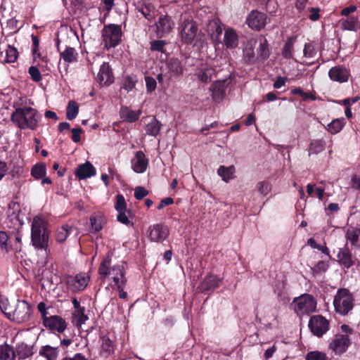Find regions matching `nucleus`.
<instances>
[{
	"label": "nucleus",
	"mask_w": 360,
	"mask_h": 360,
	"mask_svg": "<svg viewBox=\"0 0 360 360\" xmlns=\"http://www.w3.org/2000/svg\"><path fill=\"white\" fill-rule=\"evenodd\" d=\"M110 264L111 257L108 255L103 259L98 268V274L101 278L110 281L112 288H121L122 285H126L127 278L124 266L116 264L111 267Z\"/></svg>",
	"instance_id": "nucleus-1"
},
{
	"label": "nucleus",
	"mask_w": 360,
	"mask_h": 360,
	"mask_svg": "<svg viewBox=\"0 0 360 360\" xmlns=\"http://www.w3.org/2000/svg\"><path fill=\"white\" fill-rule=\"evenodd\" d=\"M40 119L38 111L30 107L18 108L11 115L12 122L22 129H36Z\"/></svg>",
	"instance_id": "nucleus-2"
},
{
	"label": "nucleus",
	"mask_w": 360,
	"mask_h": 360,
	"mask_svg": "<svg viewBox=\"0 0 360 360\" xmlns=\"http://www.w3.org/2000/svg\"><path fill=\"white\" fill-rule=\"evenodd\" d=\"M31 242L37 250H44L49 252V231L46 228V221L40 217H34L31 227Z\"/></svg>",
	"instance_id": "nucleus-3"
},
{
	"label": "nucleus",
	"mask_w": 360,
	"mask_h": 360,
	"mask_svg": "<svg viewBox=\"0 0 360 360\" xmlns=\"http://www.w3.org/2000/svg\"><path fill=\"white\" fill-rule=\"evenodd\" d=\"M335 311L346 315L354 307V297L348 289L340 288L338 290L333 300Z\"/></svg>",
	"instance_id": "nucleus-4"
},
{
	"label": "nucleus",
	"mask_w": 360,
	"mask_h": 360,
	"mask_svg": "<svg viewBox=\"0 0 360 360\" xmlns=\"http://www.w3.org/2000/svg\"><path fill=\"white\" fill-rule=\"evenodd\" d=\"M198 27L195 21L190 17L183 15L179 25V36L182 43L191 44L198 33Z\"/></svg>",
	"instance_id": "nucleus-5"
},
{
	"label": "nucleus",
	"mask_w": 360,
	"mask_h": 360,
	"mask_svg": "<svg viewBox=\"0 0 360 360\" xmlns=\"http://www.w3.org/2000/svg\"><path fill=\"white\" fill-rule=\"evenodd\" d=\"M316 300L309 294H303L295 297L292 303L295 311L299 315L313 313L316 309Z\"/></svg>",
	"instance_id": "nucleus-6"
},
{
	"label": "nucleus",
	"mask_w": 360,
	"mask_h": 360,
	"mask_svg": "<svg viewBox=\"0 0 360 360\" xmlns=\"http://www.w3.org/2000/svg\"><path fill=\"white\" fill-rule=\"evenodd\" d=\"M122 32L121 25L108 24L102 30V37L105 46L108 49L117 46L122 39Z\"/></svg>",
	"instance_id": "nucleus-7"
},
{
	"label": "nucleus",
	"mask_w": 360,
	"mask_h": 360,
	"mask_svg": "<svg viewBox=\"0 0 360 360\" xmlns=\"http://www.w3.org/2000/svg\"><path fill=\"white\" fill-rule=\"evenodd\" d=\"M8 319L18 323L25 322L29 320L31 315V309L28 302L25 300H18L12 310H9Z\"/></svg>",
	"instance_id": "nucleus-8"
},
{
	"label": "nucleus",
	"mask_w": 360,
	"mask_h": 360,
	"mask_svg": "<svg viewBox=\"0 0 360 360\" xmlns=\"http://www.w3.org/2000/svg\"><path fill=\"white\" fill-rule=\"evenodd\" d=\"M351 345V339L348 335L338 333L334 335L329 344V349L335 354L345 353Z\"/></svg>",
	"instance_id": "nucleus-9"
},
{
	"label": "nucleus",
	"mask_w": 360,
	"mask_h": 360,
	"mask_svg": "<svg viewBox=\"0 0 360 360\" xmlns=\"http://www.w3.org/2000/svg\"><path fill=\"white\" fill-rule=\"evenodd\" d=\"M309 327L314 335L321 337L329 330V321L321 315L313 316L309 320Z\"/></svg>",
	"instance_id": "nucleus-10"
},
{
	"label": "nucleus",
	"mask_w": 360,
	"mask_h": 360,
	"mask_svg": "<svg viewBox=\"0 0 360 360\" xmlns=\"http://www.w3.org/2000/svg\"><path fill=\"white\" fill-rule=\"evenodd\" d=\"M89 281V276L84 273L78 274L75 276H69L66 278L68 288L74 292L84 290Z\"/></svg>",
	"instance_id": "nucleus-11"
},
{
	"label": "nucleus",
	"mask_w": 360,
	"mask_h": 360,
	"mask_svg": "<svg viewBox=\"0 0 360 360\" xmlns=\"http://www.w3.org/2000/svg\"><path fill=\"white\" fill-rule=\"evenodd\" d=\"M169 229L161 224L150 226L148 230V236L152 242L162 243L169 236Z\"/></svg>",
	"instance_id": "nucleus-12"
},
{
	"label": "nucleus",
	"mask_w": 360,
	"mask_h": 360,
	"mask_svg": "<svg viewBox=\"0 0 360 360\" xmlns=\"http://www.w3.org/2000/svg\"><path fill=\"white\" fill-rule=\"evenodd\" d=\"M43 324L46 328L56 330L59 333H63L68 326L66 320L58 315H52L49 318H45Z\"/></svg>",
	"instance_id": "nucleus-13"
},
{
	"label": "nucleus",
	"mask_w": 360,
	"mask_h": 360,
	"mask_svg": "<svg viewBox=\"0 0 360 360\" xmlns=\"http://www.w3.org/2000/svg\"><path fill=\"white\" fill-rule=\"evenodd\" d=\"M328 77L333 82L345 83L349 80L350 72L343 65H336L329 70Z\"/></svg>",
	"instance_id": "nucleus-14"
},
{
	"label": "nucleus",
	"mask_w": 360,
	"mask_h": 360,
	"mask_svg": "<svg viewBox=\"0 0 360 360\" xmlns=\"http://www.w3.org/2000/svg\"><path fill=\"white\" fill-rule=\"evenodd\" d=\"M247 23L252 29L261 30L266 23V16L257 11H252L247 18Z\"/></svg>",
	"instance_id": "nucleus-15"
},
{
	"label": "nucleus",
	"mask_w": 360,
	"mask_h": 360,
	"mask_svg": "<svg viewBox=\"0 0 360 360\" xmlns=\"http://www.w3.org/2000/svg\"><path fill=\"white\" fill-rule=\"evenodd\" d=\"M96 81L101 85H110L114 82L111 68L108 63H103L96 76Z\"/></svg>",
	"instance_id": "nucleus-16"
},
{
	"label": "nucleus",
	"mask_w": 360,
	"mask_h": 360,
	"mask_svg": "<svg viewBox=\"0 0 360 360\" xmlns=\"http://www.w3.org/2000/svg\"><path fill=\"white\" fill-rule=\"evenodd\" d=\"M131 168L136 173H143L148 167V160L143 151H137L131 159Z\"/></svg>",
	"instance_id": "nucleus-17"
},
{
	"label": "nucleus",
	"mask_w": 360,
	"mask_h": 360,
	"mask_svg": "<svg viewBox=\"0 0 360 360\" xmlns=\"http://www.w3.org/2000/svg\"><path fill=\"white\" fill-rule=\"evenodd\" d=\"M174 26V22L168 15H162L156 23L157 33L158 35L163 36L169 33Z\"/></svg>",
	"instance_id": "nucleus-18"
},
{
	"label": "nucleus",
	"mask_w": 360,
	"mask_h": 360,
	"mask_svg": "<svg viewBox=\"0 0 360 360\" xmlns=\"http://www.w3.org/2000/svg\"><path fill=\"white\" fill-rule=\"evenodd\" d=\"M75 175L79 179H85L96 175V169L89 162L79 165L75 171Z\"/></svg>",
	"instance_id": "nucleus-19"
},
{
	"label": "nucleus",
	"mask_w": 360,
	"mask_h": 360,
	"mask_svg": "<svg viewBox=\"0 0 360 360\" xmlns=\"http://www.w3.org/2000/svg\"><path fill=\"white\" fill-rule=\"evenodd\" d=\"M226 87V80L216 81L210 88L213 99L216 101H221L224 97Z\"/></svg>",
	"instance_id": "nucleus-20"
},
{
	"label": "nucleus",
	"mask_w": 360,
	"mask_h": 360,
	"mask_svg": "<svg viewBox=\"0 0 360 360\" xmlns=\"http://www.w3.org/2000/svg\"><path fill=\"white\" fill-rule=\"evenodd\" d=\"M79 58V53L75 49L67 46L64 51L60 53V59L63 60L64 65L67 67L73 63H77Z\"/></svg>",
	"instance_id": "nucleus-21"
},
{
	"label": "nucleus",
	"mask_w": 360,
	"mask_h": 360,
	"mask_svg": "<svg viewBox=\"0 0 360 360\" xmlns=\"http://www.w3.org/2000/svg\"><path fill=\"white\" fill-rule=\"evenodd\" d=\"M141 110H133L129 107L122 106L120 110L121 118L127 122H134L139 119L141 115Z\"/></svg>",
	"instance_id": "nucleus-22"
},
{
	"label": "nucleus",
	"mask_w": 360,
	"mask_h": 360,
	"mask_svg": "<svg viewBox=\"0 0 360 360\" xmlns=\"http://www.w3.org/2000/svg\"><path fill=\"white\" fill-rule=\"evenodd\" d=\"M224 44L226 49H233L238 46V36L233 29L228 28L225 30Z\"/></svg>",
	"instance_id": "nucleus-23"
},
{
	"label": "nucleus",
	"mask_w": 360,
	"mask_h": 360,
	"mask_svg": "<svg viewBox=\"0 0 360 360\" xmlns=\"http://www.w3.org/2000/svg\"><path fill=\"white\" fill-rule=\"evenodd\" d=\"M18 57V52L17 49L10 45L7 46L5 52L2 51L0 53V62L5 63H14Z\"/></svg>",
	"instance_id": "nucleus-24"
},
{
	"label": "nucleus",
	"mask_w": 360,
	"mask_h": 360,
	"mask_svg": "<svg viewBox=\"0 0 360 360\" xmlns=\"http://www.w3.org/2000/svg\"><path fill=\"white\" fill-rule=\"evenodd\" d=\"M340 24L342 30L349 31H356L360 28V21L356 16H350L347 18H342L340 20Z\"/></svg>",
	"instance_id": "nucleus-25"
},
{
	"label": "nucleus",
	"mask_w": 360,
	"mask_h": 360,
	"mask_svg": "<svg viewBox=\"0 0 360 360\" xmlns=\"http://www.w3.org/2000/svg\"><path fill=\"white\" fill-rule=\"evenodd\" d=\"M214 72L215 71L212 67L204 64L200 66L196 75L201 82L207 83L211 81Z\"/></svg>",
	"instance_id": "nucleus-26"
},
{
	"label": "nucleus",
	"mask_w": 360,
	"mask_h": 360,
	"mask_svg": "<svg viewBox=\"0 0 360 360\" xmlns=\"http://www.w3.org/2000/svg\"><path fill=\"white\" fill-rule=\"evenodd\" d=\"M72 231L73 227L67 224L58 227L55 232L56 241L58 243L65 242Z\"/></svg>",
	"instance_id": "nucleus-27"
},
{
	"label": "nucleus",
	"mask_w": 360,
	"mask_h": 360,
	"mask_svg": "<svg viewBox=\"0 0 360 360\" xmlns=\"http://www.w3.org/2000/svg\"><path fill=\"white\" fill-rule=\"evenodd\" d=\"M208 32L211 38L215 43L220 42V37L222 34V27L217 20H214L210 22L208 26Z\"/></svg>",
	"instance_id": "nucleus-28"
},
{
	"label": "nucleus",
	"mask_w": 360,
	"mask_h": 360,
	"mask_svg": "<svg viewBox=\"0 0 360 360\" xmlns=\"http://www.w3.org/2000/svg\"><path fill=\"white\" fill-rule=\"evenodd\" d=\"M339 262L346 268H349L354 264L352 255L347 248L340 249L338 255Z\"/></svg>",
	"instance_id": "nucleus-29"
},
{
	"label": "nucleus",
	"mask_w": 360,
	"mask_h": 360,
	"mask_svg": "<svg viewBox=\"0 0 360 360\" xmlns=\"http://www.w3.org/2000/svg\"><path fill=\"white\" fill-rule=\"evenodd\" d=\"M41 356L44 357L46 360H57L58 357V348L53 347L50 345L42 346L39 352Z\"/></svg>",
	"instance_id": "nucleus-30"
},
{
	"label": "nucleus",
	"mask_w": 360,
	"mask_h": 360,
	"mask_svg": "<svg viewBox=\"0 0 360 360\" xmlns=\"http://www.w3.org/2000/svg\"><path fill=\"white\" fill-rule=\"evenodd\" d=\"M221 279L215 276H206L200 285L202 291L212 290L219 287Z\"/></svg>",
	"instance_id": "nucleus-31"
},
{
	"label": "nucleus",
	"mask_w": 360,
	"mask_h": 360,
	"mask_svg": "<svg viewBox=\"0 0 360 360\" xmlns=\"http://www.w3.org/2000/svg\"><path fill=\"white\" fill-rule=\"evenodd\" d=\"M346 238L352 245L360 247V229L349 228L346 233Z\"/></svg>",
	"instance_id": "nucleus-32"
},
{
	"label": "nucleus",
	"mask_w": 360,
	"mask_h": 360,
	"mask_svg": "<svg viewBox=\"0 0 360 360\" xmlns=\"http://www.w3.org/2000/svg\"><path fill=\"white\" fill-rule=\"evenodd\" d=\"M15 352L13 347L6 343L0 345V360H15Z\"/></svg>",
	"instance_id": "nucleus-33"
},
{
	"label": "nucleus",
	"mask_w": 360,
	"mask_h": 360,
	"mask_svg": "<svg viewBox=\"0 0 360 360\" xmlns=\"http://www.w3.org/2000/svg\"><path fill=\"white\" fill-rule=\"evenodd\" d=\"M235 172L236 169L233 165L229 167L221 165L219 167L217 174L221 177L224 181L227 183L231 179H233Z\"/></svg>",
	"instance_id": "nucleus-34"
},
{
	"label": "nucleus",
	"mask_w": 360,
	"mask_h": 360,
	"mask_svg": "<svg viewBox=\"0 0 360 360\" xmlns=\"http://www.w3.org/2000/svg\"><path fill=\"white\" fill-rule=\"evenodd\" d=\"M15 356L19 359H25L33 354L32 348L25 343L19 344L15 349Z\"/></svg>",
	"instance_id": "nucleus-35"
},
{
	"label": "nucleus",
	"mask_w": 360,
	"mask_h": 360,
	"mask_svg": "<svg viewBox=\"0 0 360 360\" xmlns=\"http://www.w3.org/2000/svg\"><path fill=\"white\" fill-rule=\"evenodd\" d=\"M161 127V123L155 117H152L146 126V134L152 136H156L159 134Z\"/></svg>",
	"instance_id": "nucleus-36"
},
{
	"label": "nucleus",
	"mask_w": 360,
	"mask_h": 360,
	"mask_svg": "<svg viewBox=\"0 0 360 360\" xmlns=\"http://www.w3.org/2000/svg\"><path fill=\"white\" fill-rule=\"evenodd\" d=\"M255 40L249 41L243 49V60L247 63H251L255 58L254 45Z\"/></svg>",
	"instance_id": "nucleus-37"
},
{
	"label": "nucleus",
	"mask_w": 360,
	"mask_h": 360,
	"mask_svg": "<svg viewBox=\"0 0 360 360\" xmlns=\"http://www.w3.org/2000/svg\"><path fill=\"white\" fill-rule=\"evenodd\" d=\"M169 70L175 76H179L183 73V67L178 58H170L167 63Z\"/></svg>",
	"instance_id": "nucleus-38"
},
{
	"label": "nucleus",
	"mask_w": 360,
	"mask_h": 360,
	"mask_svg": "<svg viewBox=\"0 0 360 360\" xmlns=\"http://www.w3.org/2000/svg\"><path fill=\"white\" fill-rule=\"evenodd\" d=\"M139 11L143 14V15L148 19L151 20L155 17V7L150 3H144L139 8Z\"/></svg>",
	"instance_id": "nucleus-39"
},
{
	"label": "nucleus",
	"mask_w": 360,
	"mask_h": 360,
	"mask_svg": "<svg viewBox=\"0 0 360 360\" xmlns=\"http://www.w3.org/2000/svg\"><path fill=\"white\" fill-rule=\"evenodd\" d=\"M46 174V168L44 163H37L32 167L31 175L36 179H42Z\"/></svg>",
	"instance_id": "nucleus-40"
},
{
	"label": "nucleus",
	"mask_w": 360,
	"mask_h": 360,
	"mask_svg": "<svg viewBox=\"0 0 360 360\" xmlns=\"http://www.w3.org/2000/svg\"><path fill=\"white\" fill-rule=\"evenodd\" d=\"M12 250V245L8 242V236L4 231H0V252L7 254Z\"/></svg>",
	"instance_id": "nucleus-41"
},
{
	"label": "nucleus",
	"mask_w": 360,
	"mask_h": 360,
	"mask_svg": "<svg viewBox=\"0 0 360 360\" xmlns=\"http://www.w3.org/2000/svg\"><path fill=\"white\" fill-rule=\"evenodd\" d=\"M345 124L344 118L336 119L328 124L327 129L333 134L340 132Z\"/></svg>",
	"instance_id": "nucleus-42"
},
{
	"label": "nucleus",
	"mask_w": 360,
	"mask_h": 360,
	"mask_svg": "<svg viewBox=\"0 0 360 360\" xmlns=\"http://www.w3.org/2000/svg\"><path fill=\"white\" fill-rule=\"evenodd\" d=\"M85 309L84 307L82 309H79V310H75L72 314L74 321L77 327H81V326L88 320V316L84 314Z\"/></svg>",
	"instance_id": "nucleus-43"
},
{
	"label": "nucleus",
	"mask_w": 360,
	"mask_h": 360,
	"mask_svg": "<svg viewBox=\"0 0 360 360\" xmlns=\"http://www.w3.org/2000/svg\"><path fill=\"white\" fill-rule=\"evenodd\" d=\"M326 143L322 139L314 140L311 142L309 153L318 154L325 149Z\"/></svg>",
	"instance_id": "nucleus-44"
},
{
	"label": "nucleus",
	"mask_w": 360,
	"mask_h": 360,
	"mask_svg": "<svg viewBox=\"0 0 360 360\" xmlns=\"http://www.w3.org/2000/svg\"><path fill=\"white\" fill-rule=\"evenodd\" d=\"M79 112V107L76 102L70 101L67 107L66 117L68 120H72L75 119Z\"/></svg>",
	"instance_id": "nucleus-45"
},
{
	"label": "nucleus",
	"mask_w": 360,
	"mask_h": 360,
	"mask_svg": "<svg viewBox=\"0 0 360 360\" xmlns=\"http://www.w3.org/2000/svg\"><path fill=\"white\" fill-rule=\"evenodd\" d=\"M131 211L130 210H127V211L118 212L117 219L118 221L124 225L132 226L133 223H131L129 220V218L131 217Z\"/></svg>",
	"instance_id": "nucleus-46"
},
{
	"label": "nucleus",
	"mask_w": 360,
	"mask_h": 360,
	"mask_svg": "<svg viewBox=\"0 0 360 360\" xmlns=\"http://www.w3.org/2000/svg\"><path fill=\"white\" fill-rule=\"evenodd\" d=\"M303 53L305 58L309 59L314 58L317 53L315 44L314 43L306 44L304 47Z\"/></svg>",
	"instance_id": "nucleus-47"
},
{
	"label": "nucleus",
	"mask_w": 360,
	"mask_h": 360,
	"mask_svg": "<svg viewBox=\"0 0 360 360\" xmlns=\"http://www.w3.org/2000/svg\"><path fill=\"white\" fill-rule=\"evenodd\" d=\"M258 55L262 60L266 59L270 55V51L265 39L260 41L258 49Z\"/></svg>",
	"instance_id": "nucleus-48"
},
{
	"label": "nucleus",
	"mask_w": 360,
	"mask_h": 360,
	"mask_svg": "<svg viewBox=\"0 0 360 360\" xmlns=\"http://www.w3.org/2000/svg\"><path fill=\"white\" fill-rule=\"evenodd\" d=\"M328 264L323 261H319L312 269V274L315 276L319 274L326 271Z\"/></svg>",
	"instance_id": "nucleus-49"
},
{
	"label": "nucleus",
	"mask_w": 360,
	"mask_h": 360,
	"mask_svg": "<svg viewBox=\"0 0 360 360\" xmlns=\"http://www.w3.org/2000/svg\"><path fill=\"white\" fill-rule=\"evenodd\" d=\"M115 208L117 212L127 211V203L122 195L118 194L116 195Z\"/></svg>",
	"instance_id": "nucleus-50"
},
{
	"label": "nucleus",
	"mask_w": 360,
	"mask_h": 360,
	"mask_svg": "<svg viewBox=\"0 0 360 360\" xmlns=\"http://www.w3.org/2000/svg\"><path fill=\"white\" fill-rule=\"evenodd\" d=\"M292 51H293V41L291 39H288L285 42L284 46L283 48L282 54H283V57L285 58H291L292 56Z\"/></svg>",
	"instance_id": "nucleus-51"
},
{
	"label": "nucleus",
	"mask_w": 360,
	"mask_h": 360,
	"mask_svg": "<svg viewBox=\"0 0 360 360\" xmlns=\"http://www.w3.org/2000/svg\"><path fill=\"white\" fill-rule=\"evenodd\" d=\"M256 190L260 194L266 195L271 191V186L267 182L262 181L257 183V184L256 185Z\"/></svg>",
	"instance_id": "nucleus-52"
},
{
	"label": "nucleus",
	"mask_w": 360,
	"mask_h": 360,
	"mask_svg": "<svg viewBox=\"0 0 360 360\" xmlns=\"http://www.w3.org/2000/svg\"><path fill=\"white\" fill-rule=\"evenodd\" d=\"M306 360H326V355L321 352L314 351L307 354Z\"/></svg>",
	"instance_id": "nucleus-53"
},
{
	"label": "nucleus",
	"mask_w": 360,
	"mask_h": 360,
	"mask_svg": "<svg viewBox=\"0 0 360 360\" xmlns=\"http://www.w3.org/2000/svg\"><path fill=\"white\" fill-rule=\"evenodd\" d=\"M165 44V41L163 40H154L150 42V49L164 53Z\"/></svg>",
	"instance_id": "nucleus-54"
},
{
	"label": "nucleus",
	"mask_w": 360,
	"mask_h": 360,
	"mask_svg": "<svg viewBox=\"0 0 360 360\" xmlns=\"http://www.w3.org/2000/svg\"><path fill=\"white\" fill-rule=\"evenodd\" d=\"M101 347L104 351L108 352V354L111 353L114 350V345L112 341H111L108 338L103 337L102 338V345Z\"/></svg>",
	"instance_id": "nucleus-55"
},
{
	"label": "nucleus",
	"mask_w": 360,
	"mask_h": 360,
	"mask_svg": "<svg viewBox=\"0 0 360 360\" xmlns=\"http://www.w3.org/2000/svg\"><path fill=\"white\" fill-rule=\"evenodd\" d=\"M28 72L32 78V79L34 82H39L41 79V73L39 69L35 66H31L28 69Z\"/></svg>",
	"instance_id": "nucleus-56"
},
{
	"label": "nucleus",
	"mask_w": 360,
	"mask_h": 360,
	"mask_svg": "<svg viewBox=\"0 0 360 360\" xmlns=\"http://www.w3.org/2000/svg\"><path fill=\"white\" fill-rule=\"evenodd\" d=\"M90 223L91 226V231L94 232H98L102 229L101 219L96 217H91L90 218Z\"/></svg>",
	"instance_id": "nucleus-57"
},
{
	"label": "nucleus",
	"mask_w": 360,
	"mask_h": 360,
	"mask_svg": "<svg viewBox=\"0 0 360 360\" xmlns=\"http://www.w3.org/2000/svg\"><path fill=\"white\" fill-rule=\"evenodd\" d=\"M146 89L148 92L153 91L157 86V82L155 79L151 77H145Z\"/></svg>",
	"instance_id": "nucleus-58"
},
{
	"label": "nucleus",
	"mask_w": 360,
	"mask_h": 360,
	"mask_svg": "<svg viewBox=\"0 0 360 360\" xmlns=\"http://www.w3.org/2000/svg\"><path fill=\"white\" fill-rule=\"evenodd\" d=\"M148 194V191L142 186H137L134 191V197L137 200H141Z\"/></svg>",
	"instance_id": "nucleus-59"
},
{
	"label": "nucleus",
	"mask_w": 360,
	"mask_h": 360,
	"mask_svg": "<svg viewBox=\"0 0 360 360\" xmlns=\"http://www.w3.org/2000/svg\"><path fill=\"white\" fill-rule=\"evenodd\" d=\"M13 307L10 305L8 300L1 299L0 300V309L3 311V313L8 318L9 310H12Z\"/></svg>",
	"instance_id": "nucleus-60"
},
{
	"label": "nucleus",
	"mask_w": 360,
	"mask_h": 360,
	"mask_svg": "<svg viewBox=\"0 0 360 360\" xmlns=\"http://www.w3.org/2000/svg\"><path fill=\"white\" fill-rule=\"evenodd\" d=\"M135 84L130 77H126L122 84V88L127 92L132 90L134 88Z\"/></svg>",
	"instance_id": "nucleus-61"
},
{
	"label": "nucleus",
	"mask_w": 360,
	"mask_h": 360,
	"mask_svg": "<svg viewBox=\"0 0 360 360\" xmlns=\"http://www.w3.org/2000/svg\"><path fill=\"white\" fill-rule=\"evenodd\" d=\"M82 130L80 128H74L72 129V139L74 142L77 143L80 141V134Z\"/></svg>",
	"instance_id": "nucleus-62"
},
{
	"label": "nucleus",
	"mask_w": 360,
	"mask_h": 360,
	"mask_svg": "<svg viewBox=\"0 0 360 360\" xmlns=\"http://www.w3.org/2000/svg\"><path fill=\"white\" fill-rule=\"evenodd\" d=\"M310 11L311 13L309 16V19L312 21L317 20L320 17V15H319L320 9L317 8H311Z\"/></svg>",
	"instance_id": "nucleus-63"
},
{
	"label": "nucleus",
	"mask_w": 360,
	"mask_h": 360,
	"mask_svg": "<svg viewBox=\"0 0 360 360\" xmlns=\"http://www.w3.org/2000/svg\"><path fill=\"white\" fill-rule=\"evenodd\" d=\"M61 360H88L84 355L80 353L75 354L72 357H65L63 358Z\"/></svg>",
	"instance_id": "nucleus-64"
}]
</instances>
